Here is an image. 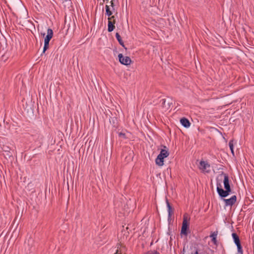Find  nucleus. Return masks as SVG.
<instances>
[{
    "label": "nucleus",
    "instance_id": "aec40b11",
    "mask_svg": "<svg viewBox=\"0 0 254 254\" xmlns=\"http://www.w3.org/2000/svg\"><path fill=\"white\" fill-rule=\"evenodd\" d=\"M114 254H123V253L121 250H117Z\"/></svg>",
    "mask_w": 254,
    "mask_h": 254
},
{
    "label": "nucleus",
    "instance_id": "f3484780",
    "mask_svg": "<svg viewBox=\"0 0 254 254\" xmlns=\"http://www.w3.org/2000/svg\"><path fill=\"white\" fill-rule=\"evenodd\" d=\"M119 136L121 138L124 139V138H127L126 134L124 132H120L119 133Z\"/></svg>",
    "mask_w": 254,
    "mask_h": 254
},
{
    "label": "nucleus",
    "instance_id": "393cba45",
    "mask_svg": "<svg viewBox=\"0 0 254 254\" xmlns=\"http://www.w3.org/2000/svg\"><path fill=\"white\" fill-rule=\"evenodd\" d=\"M7 148H8V147H7L6 148H5V149H7Z\"/></svg>",
    "mask_w": 254,
    "mask_h": 254
},
{
    "label": "nucleus",
    "instance_id": "2eb2a0df",
    "mask_svg": "<svg viewBox=\"0 0 254 254\" xmlns=\"http://www.w3.org/2000/svg\"><path fill=\"white\" fill-rule=\"evenodd\" d=\"M229 147L231 150L232 154H233V155H234V145H233V142L232 140H231L229 141Z\"/></svg>",
    "mask_w": 254,
    "mask_h": 254
},
{
    "label": "nucleus",
    "instance_id": "1a4fd4ad",
    "mask_svg": "<svg viewBox=\"0 0 254 254\" xmlns=\"http://www.w3.org/2000/svg\"><path fill=\"white\" fill-rule=\"evenodd\" d=\"M53 36V31L52 29L51 28H48L47 30V35L44 39V42L49 43L50 41L52 38Z\"/></svg>",
    "mask_w": 254,
    "mask_h": 254
},
{
    "label": "nucleus",
    "instance_id": "412c9836",
    "mask_svg": "<svg viewBox=\"0 0 254 254\" xmlns=\"http://www.w3.org/2000/svg\"><path fill=\"white\" fill-rule=\"evenodd\" d=\"M162 105L164 107H166V105H165V103H166V99H162Z\"/></svg>",
    "mask_w": 254,
    "mask_h": 254
},
{
    "label": "nucleus",
    "instance_id": "9d476101",
    "mask_svg": "<svg viewBox=\"0 0 254 254\" xmlns=\"http://www.w3.org/2000/svg\"><path fill=\"white\" fill-rule=\"evenodd\" d=\"M180 122L182 126H183L185 127H189L190 126V123L189 122V121L185 118L181 119L180 120Z\"/></svg>",
    "mask_w": 254,
    "mask_h": 254
},
{
    "label": "nucleus",
    "instance_id": "f8f14e48",
    "mask_svg": "<svg viewBox=\"0 0 254 254\" xmlns=\"http://www.w3.org/2000/svg\"><path fill=\"white\" fill-rule=\"evenodd\" d=\"M217 235H218V231H214L213 233H212L211 234V235H210V237L211 238V239H212V242L215 245L217 244L216 238H217Z\"/></svg>",
    "mask_w": 254,
    "mask_h": 254
},
{
    "label": "nucleus",
    "instance_id": "f257e3e1",
    "mask_svg": "<svg viewBox=\"0 0 254 254\" xmlns=\"http://www.w3.org/2000/svg\"><path fill=\"white\" fill-rule=\"evenodd\" d=\"M220 177H223V184L225 190L222 188L220 183H217V191L221 197H226L231 192V189L229 184V177L227 174L222 172L219 176Z\"/></svg>",
    "mask_w": 254,
    "mask_h": 254
},
{
    "label": "nucleus",
    "instance_id": "39448f33",
    "mask_svg": "<svg viewBox=\"0 0 254 254\" xmlns=\"http://www.w3.org/2000/svg\"><path fill=\"white\" fill-rule=\"evenodd\" d=\"M210 167V164L207 161L201 160L199 162L198 168L203 173H209Z\"/></svg>",
    "mask_w": 254,
    "mask_h": 254
},
{
    "label": "nucleus",
    "instance_id": "4be33fe9",
    "mask_svg": "<svg viewBox=\"0 0 254 254\" xmlns=\"http://www.w3.org/2000/svg\"><path fill=\"white\" fill-rule=\"evenodd\" d=\"M194 254H199L197 251H196Z\"/></svg>",
    "mask_w": 254,
    "mask_h": 254
},
{
    "label": "nucleus",
    "instance_id": "4468645a",
    "mask_svg": "<svg viewBox=\"0 0 254 254\" xmlns=\"http://www.w3.org/2000/svg\"><path fill=\"white\" fill-rule=\"evenodd\" d=\"M116 37L117 39L118 40L119 43L121 45H122L123 47H125L124 43L122 40L121 37L120 36V34L118 33H117L116 34Z\"/></svg>",
    "mask_w": 254,
    "mask_h": 254
},
{
    "label": "nucleus",
    "instance_id": "f03ea898",
    "mask_svg": "<svg viewBox=\"0 0 254 254\" xmlns=\"http://www.w3.org/2000/svg\"><path fill=\"white\" fill-rule=\"evenodd\" d=\"M169 154L168 149L166 146H164V149H161L155 160L156 164L159 166H162L164 165V159L167 157Z\"/></svg>",
    "mask_w": 254,
    "mask_h": 254
},
{
    "label": "nucleus",
    "instance_id": "5701e85b",
    "mask_svg": "<svg viewBox=\"0 0 254 254\" xmlns=\"http://www.w3.org/2000/svg\"><path fill=\"white\" fill-rule=\"evenodd\" d=\"M3 150H4L5 151H7L6 149H4V148H3Z\"/></svg>",
    "mask_w": 254,
    "mask_h": 254
},
{
    "label": "nucleus",
    "instance_id": "423d86ee",
    "mask_svg": "<svg viewBox=\"0 0 254 254\" xmlns=\"http://www.w3.org/2000/svg\"><path fill=\"white\" fill-rule=\"evenodd\" d=\"M232 237L233 238L234 241L238 249V252L240 254H243V250L242 247L241 245L240 241L238 236L236 233L232 234Z\"/></svg>",
    "mask_w": 254,
    "mask_h": 254
},
{
    "label": "nucleus",
    "instance_id": "b1692460",
    "mask_svg": "<svg viewBox=\"0 0 254 254\" xmlns=\"http://www.w3.org/2000/svg\"><path fill=\"white\" fill-rule=\"evenodd\" d=\"M7 148H8V147H7L6 148H5V149H7Z\"/></svg>",
    "mask_w": 254,
    "mask_h": 254
},
{
    "label": "nucleus",
    "instance_id": "9b49d317",
    "mask_svg": "<svg viewBox=\"0 0 254 254\" xmlns=\"http://www.w3.org/2000/svg\"><path fill=\"white\" fill-rule=\"evenodd\" d=\"M116 23V21H108V31L109 32H112L114 30L115 28V24Z\"/></svg>",
    "mask_w": 254,
    "mask_h": 254
},
{
    "label": "nucleus",
    "instance_id": "a211bd4d",
    "mask_svg": "<svg viewBox=\"0 0 254 254\" xmlns=\"http://www.w3.org/2000/svg\"><path fill=\"white\" fill-rule=\"evenodd\" d=\"M145 254H160L158 252L155 251H150L146 253Z\"/></svg>",
    "mask_w": 254,
    "mask_h": 254
},
{
    "label": "nucleus",
    "instance_id": "6ab92c4d",
    "mask_svg": "<svg viewBox=\"0 0 254 254\" xmlns=\"http://www.w3.org/2000/svg\"><path fill=\"white\" fill-rule=\"evenodd\" d=\"M108 21H116L115 17L114 15L109 16L108 18Z\"/></svg>",
    "mask_w": 254,
    "mask_h": 254
},
{
    "label": "nucleus",
    "instance_id": "6e6552de",
    "mask_svg": "<svg viewBox=\"0 0 254 254\" xmlns=\"http://www.w3.org/2000/svg\"><path fill=\"white\" fill-rule=\"evenodd\" d=\"M225 206H231L234 204L237 200V197L236 195H233L231 198L229 199H224Z\"/></svg>",
    "mask_w": 254,
    "mask_h": 254
},
{
    "label": "nucleus",
    "instance_id": "0eeeda50",
    "mask_svg": "<svg viewBox=\"0 0 254 254\" xmlns=\"http://www.w3.org/2000/svg\"><path fill=\"white\" fill-rule=\"evenodd\" d=\"M119 62L123 64L124 65H129L131 63L130 58L128 57H124L122 54H120L118 55Z\"/></svg>",
    "mask_w": 254,
    "mask_h": 254
},
{
    "label": "nucleus",
    "instance_id": "dca6fc26",
    "mask_svg": "<svg viewBox=\"0 0 254 254\" xmlns=\"http://www.w3.org/2000/svg\"><path fill=\"white\" fill-rule=\"evenodd\" d=\"M49 43L44 42V46L43 52L44 53L49 48Z\"/></svg>",
    "mask_w": 254,
    "mask_h": 254
},
{
    "label": "nucleus",
    "instance_id": "ddd939ff",
    "mask_svg": "<svg viewBox=\"0 0 254 254\" xmlns=\"http://www.w3.org/2000/svg\"><path fill=\"white\" fill-rule=\"evenodd\" d=\"M166 203L168 208V216L171 217L172 213V209L168 200H166Z\"/></svg>",
    "mask_w": 254,
    "mask_h": 254
},
{
    "label": "nucleus",
    "instance_id": "20e7f679",
    "mask_svg": "<svg viewBox=\"0 0 254 254\" xmlns=\"http://www.w3.org/2000/svg\"><path fill=\"white\" fill-rule=\"evenodd\" d=\"M105 6L106 14L108 16H111L114 12H115V5L113 0L109 1L107 0Z\"/></svg>",
    "mask_w": 254,
    "mask_h": 254
},
{
    "label": "nucleus",
    "instance_id": "7ed1b4c3",
    "mask_svg": "<svg viewBox=\"0 0 254 254\" xmlns=\"http://www.w3.org/2000/svg\"><path fill=\"white\" fill-rule=\"evenodd\" d=\"M190 218L187 214L184 215L183 221L181 229V234L187 236L188 235L187 230L189 225Z\"/></svg>",
    "mask_w": 254,
    "mask_h": 254
}]
</instances>
